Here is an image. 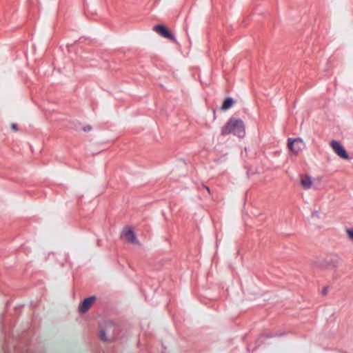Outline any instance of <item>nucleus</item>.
<instances>
[{
	"instance_id": "obj_4",
	"label": "nucleus",
	"mask_w": 353,
	"mask_h": 353,
	"mask_svg": "<svg viewBox=\"0 0 353 353\" xmlns=\"http://www.w3.org/2000/svg\"><path fill=\"white\" fill-rule=\"evenodd\" d=\"M152 29L154 31L157 32L159 35H161L165 38L169 39L172 41L176 40L174 36L170 33V32L168 30V29L164 25L159 24V25L155 26L153 27Z\"/></svg>"
},
{
	"instance_id": "obj_1",
	"label": "nucleus",
	"mask_w": 353,
	"mask_h": 353,
	"mask_svg": "<svg viewBox=\"0 0 353 353\" xmlns=\"http://www.w3.org/2000/svg\"><path fill=\"white\" fill-rule=\"evenodd\" d=\"M222 131L227 134H232L239 137H244L245 135V128L243 120L233 117H231L226 122Z\"/></svg>"
},
{
	"instance_id": "obj_9",
	"label": "nucleus",
	"mask_w": 353,
	"mask_h": 353,
	"mask_svg": "<svg viewBox=\"0 0 353 353\" xmlns=\"http://www.w3.org/2000/svg\"><path fill=\"white\" fill-rule=\"evenodd\" d=\"M342 262V259L338 254H333L330 256V263L334 267H337Z\"/></svg>"
},
{
	"instance_id": "obj_14",
	"label": "nucleus",
	"mask_w": 353,
	"mask_h": 353,
	"mask_svg": "<svg viewBox=\"0 0 353 353\" xmlns=\"http://www.w3.org/2000/svg\"><path fill=\"white\" fill-rule=\"evenodd\" d=\"M323 294H326V290H324V291L323 292Z\"/></svg>"
},
{
	"instance_id": "obj_13",
	"label": "nucleus",
	"mask_w": 353,
	"mask_h": 353,
	"mask_svg": "<svg viewBox=\"0 0 353 353\" xmlns=\"http://www.w3.org/2000/svg\"><path fill=\"white\" fill-rule=\"evenodd\" d=\"M313 214L315 215L316 216H319V212L317 211H314Z\"/></svg>"
},
{
	"instance_id": "obj_3",
	"label": "nucleus",
	"mask_w": 353,
	"mask_h": 353,
	"mask_svg": "<svg viewBox=\"0 0 353 353\" xmlns=\"http://www.w3.org/2000/svg\"><path fill=\"white\" fill-rule=\"evenodd\" d=\"M330 145L335 152V153L343 159H348L349 155L346 152L345 148L342 145L340 141L337 140H332L330 142Z\"/></svg>"
},
{
	"instance_id": "obj_6",
	"label": "nucleus",
	"mask_w": 353,
	"mask_h": 353,
	"mask_svg": "<svg viewBox=\"0 0 353 353\" xmlns=\"http://www.w3.org/2000/svg\"><path fill=\"white\" fill-rule=\"evenodd\" d=\"M94 300V296L88 297L84 299L79 305V311L82 313L85 312L90 307Z\"/></svg>"
},
{
	"instance_id": "obj_5",
	"label": "nucleus",
	"mask_w": 353,
	"mask_h": 353,
	"mask_svg": "<svg viewBox=\"0 0 353 353\" xmlns=\"http://www.w3.org/2000/svg\"><path fill=\"white\" fill-rule=\"evenodd\" d=\"M237 103L236 99L228 96L222 101V111H227L232 108Z\"/></svg>"
},
{
	"instance_id": "obj_8",
	"label": "nucleus",
	"mask_w": 353,
	"mask_h": 353,
	"mask_svg": "<svg viewBox=\"0 0 353 353\" xmlns=\"http://www.w3.org/2000/svg\"><path fill=\"white\" fill-rule=\"evenodd\" d=\"M301 184L305 190L311 188L313 184L312 177L310 175H301Z\"/></svg>"
},
{
	"instance_id": "obj_2",
	"label": "nucleus",
	"mask_w": 353,
	"mask_h": 353,
	"mask_svg": "<svg viewBox=\"0 0 353 353\" xmlns=\"http://www.w3.org/2000/svg\"><path fill=\"white\" fill-rule=\"evenodd\" d=\"M288 145L290 150L296 154H299L305 148V143L303 139L300 137L289 138Z\"/></svg>"
},
{
	"instance_id": "obj_11",
	"label": "nucleus",
	"mask_w": 353,
	"mask_h": 353,
	"mask_svg": "<svg viewBox=\"0 0 353 353\" xmlns=\"http://www.w3.org/2000/svg\"><path fill=\"white\" fill-rule=\"evenodd\" d=\"M100 337L103 341L107 340V336L105 331L102 330L100 332Z\"/></svg>"
},
{
	"instance_id": "obj_12",
	"label": "nucleus",
	"mask_w": 353,
	"mask_h": 353,
	"mask_svg": "<svg viewBox=\"0 0 353 353\" xmlns=\"http://www.w3.org/2000/svg\"><path fill=\"white\" fill-rule=\"evenodd\" d=\"M11 128L13 130H17V124H15V123L12 124L11 125Z\"/></svg>"
},
{
	"instance_id": "obj_10",
	"label": "nucleus",
	"mask_w": 353,
	"mask_h": 353,
	"mask_svg": "<svg viewBox=\"0 0 353 353\" xmlns=\"http://www.w3.org/2000/svg\"><path fill=\"white\" fill-rule=\"evenodd\" d=\"M345 232L347 234L349 238L353 241V228H346Z\"/></svg>"
},
{
	"instance_id": "obj_7",
	"label": "nucleus",
	"mask_w": 353,
	"mask_h": 353,
	"mask_svg": "<svg viewBox=\"0 0 353 353\" xmlns=\"http://www.w3.org/2000/svg\"><path fill=\"white\" fill-rule=\"evenodd\" d=\"M123 235L125 236L126 240L131 243L138 244L139 241L136 236V234L131 229H127L123 232Z\"/></svg>"
}]
</instances>
